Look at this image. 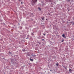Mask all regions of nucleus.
<instances>
[{
    "label": "nucleus",
    "mask_w": 74,
    "mask_h": 74,
    "mask_svg": "<svg viewBox=\"0 0 74 74\" xmlns=\"http://www.w3.org/2000/svg\"><path fill=\"white\" fill-rule=\"evenodd\" d=\"M32 4L33 5L36 3V2H37V0H32Z\"/></svg>",
    "instance_id": "f257e3e1"
},
{
    "label": "nucleus",
    "mask_w": 74,
    "mask_h": 74,
    "mask_svg": "<svg viewBox=\"0 0 74 74\" xmlns=\"http://www.w3.org/2000/svg\"><path fill=\"white\" fill-rule=\"evenodd\" d=\"M62 36L63 37H64V38H66V37H65V35L64 34H63L62 35Z\"/></svg>",
    "instance_id": "f03ea898"
},
{
    "label": "nucleus",
    "mask_w": 74,
    "mask_h": 74,
    "mask_svg": "<svg viewBox=\"0 0 74 74\" xmlns=\"http://www.w3.org/2000/svg\"><path fill=\"white\" fill-rule=\"evenodd\" d=\"M69 73H72V70L71 69H70L69 70Z\"/></svg>",
    "instance_id": "7ed1b4c3"
},
{
    "label": "nucleus",
    "mask_w": 74,
    "mask_h": 74,
    "mask_svg": "<svg viewBox=\"0 0 74 74\" xmlns=\"http://www.w3.org/2000/svg\"><path fill=\"white\" fill-rule=\"evenodd\" d=\"M51 0H45L46 1H47V2L48 1H51Z\"/></svg>",
    "instance_id": "20e7f679"
},
{
    "label": "nucleus",
    "mask_w": 74,
    "mask_h": 74,
    "mask_svg": "<svg viewBox=\"0 0 74 74\" xmlns=\"http://www.w3.org/2000/svg\"><path fill=\"white\" fill-rule=\"evenodd\" d=\"M30 61H33V59H31V58H30Z\"/></svg>",
    "instance_id": "39448f33"
},
{
    "label": "nucleus",
    "mask_w": 74,
    "mask_h": 74,
    "mask_svg": "<svg viewBox=\"0 0 74 74\" xmlns=\"http://www.w3.org/2000/svg\"><path fill=\"white\" fill-rule=\"evenodd\" d=\"M56 64L57 66H59V64L57 63Z\"/></svg>",
    "instance_id": "423d86ee"
},
{
    "label": "nucleus",
    "mask_w": 74,
    "mask_h": 74,
    "mask_svg": "<svg viewBox=\"0 0 74 74\" xmlns=\"http://www.w3.org/2000/svg\"><path fill=\"white\" fill-rule=\"evenodd\" d=\"M38 9L40 10H41V8H38Z\"/></svg>",
    "instance_id": "0eeeda50"
},
{
    "label": "nucleus",
    "mask_w": 74,
    "mask_h": 74,
    "mask_svg": "<svg viewBox=\"0 0 74 74\" xmlns=\"http://www.w3.org/2000/svg\"><path fill=\"white\" fill-rule=\"evenodd\" d=\"M42 20H44V18H42Z\"/></svg>",
    "instance_id": "6e6552de"
},
{
    "label": "nucleus",
    "mask_w": 74,
    "mask_h": 74,
    "mask_svg": "<svg viewBox=\"0 0 74 74\" xmlns=\"http://www.w3.org/2000/svg\"><path fill=\"white\" fill-rule=\"evenodd\" d=\"M64 41V40L63 39L62 40V42H63V41Z\"/></svg>",
    "instance_id": "1a4fd4ad"
},
{
    "label": "nucleus",
    "mask_w": 74,
    "mask_h": 74,
    "mask_svg": "<svg viewBox=\"0 0 74 74\" xmlns=\"http://www.w3.org/2000/svg\"><path fill=\"white\" fill-rule=\"evenodd\" d=\"M43 34L44 36H45V34Z\"/></svg>",
    "instance_id": "9d476101"
},
{
    "label": "nucleus",
    "mask_w": 74,
    "mask_h": 74,
    "mask_svg": "<svg viewBox=\"0 0 74 74\" xmlns=\"http://www.w3.org/2000/svg\"><path fill=\"white\" fill-rule=\"evenodd\" d=\"M67 1H70V0H67Z\"/></svg>",
    "instance_id": "9b49d317"
},
{
    "label": "nucleus",
    "mask_w": 74,
    "mask_h": 74,
    "mask_svg": "<svg viewBox=\"0 0 74 74\" xmlns=\"http://www.w3.org/2000/svg\"><path fill=\"white\" fill-rule=\"evenodd\" d=\"M42 41H44V39H42Z\"/></svg>",
    "instance_id": "f8f14e48"
},
{
    "label": "nucleus",
    "mask_w": 74,
    "mask_h": 74,
    "mask_svg": "<svg viewBox=\"0 0 74 74\" xmlns=\"http://www.w3.org/2000/svg\"><path fill=\"white\" fill-rule=\"evenodd\" d=\"M22 50L24 51H25V50Z\"/></svg>",
    "instance_id": "ddd939ff"
},
{
    "label": "nucleus",
    "mask_w": 74,
    "mask_h": 74,
    "mask_svg": "<svg viewBox=\"0 0 74 74\" xmlns=\"http://www.w3.org/2000/svg\"><path fill=\"white\" fill-rule=\"evenodd\" d=\"M21 4H23V2H21Z\"/></svg>",
    "instance_id": "4468645a"
},
{
    "label": "nucleus",
    "mask_w": 74,
    "mask_h": 74,
    "mask_svg": "<svg viewBox=\"0 0 74 74\" xmlns=\"http://www.w3.org/2000/svg\"><path fill=\"white\" fill-rule=\"evenodd\" d=\"M24 66V67H25V65H24V66Z\"/></svg>",
    "instance_id": "2eb2a0df"
},
{
    "label": "nucleus",
    "mask_w": 74,
    "mask_h": 74,
    "mask_svg": "<svg viewBox=\"0 0 74 74\" xmlns=\"http://www.w3.org/2000/svg\"><path fill=\"white\" fill-rule=\"evenodd\" d=\"M28 36H29V35H28Z\"/></svg>",
    "instance_id": "dca6fc26"
},
{
    "label": "nucleus",
    "mask_w": 74,
    "mask_h": 74,
    "mask_svg": "<svg viewBox=\"0 0 74 74\" xmlns=\"http://www.w3.org/2000/svg\"><path fill=\"white\" fill-rule=\"evenodd\" d=\"M19 0V1H20V0Z\"/></svg>",
    "instance_id": "f3484780"
},
{
    "label": "nucleus",
    "mask_w": 74,
    "mask_h": 74,
    "mask_svg": "<svg viewBox=\"0 0 74 74\" xmlns=\"http://www.w3.org/2000/svg\"><path fill=\"white\" fill-rule=\"evenodd\" d=\"M72 1H73V0H72Z\"/></svg>",
    "instance_id": "a211bd4d"
}]
</instances>
